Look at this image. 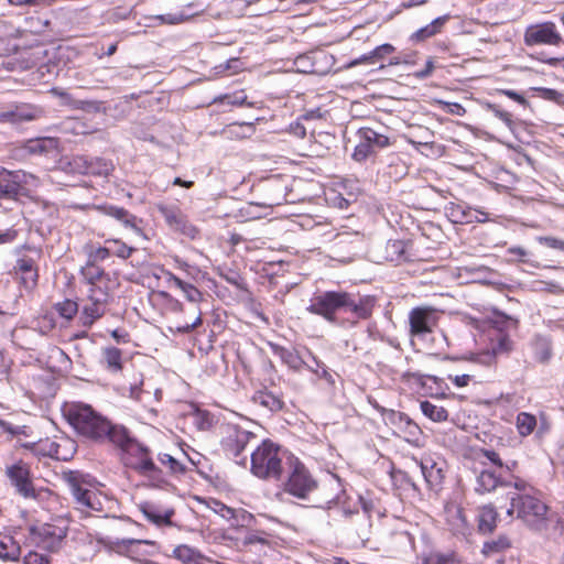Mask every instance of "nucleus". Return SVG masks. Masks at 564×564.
Listing matches in <instances>:
<instances>
[{"label": "nucleus", "mask_w": 564, "mask_h": 564, "mask_svg": "<svg viewBox=\"0 0 564 564\" xmlns=\"http://www.w3.org/2000/svg\"><path fill=\"white\" fill-rule=\"evenodd\" d=\"M533 357L540 364H546L552 357V347L549 340L536 338L533 343Z\"/></svg>", "instance_id": "42"}, {"label": "nucleus", "mask_w": 564, "mask_h": 564, "mask_svg": "<svg viewBox=\"0 0 564 564\" xmlns=\"http://www.w3.org/2000/svg\"><path fill=\"white\" fill-rule=\"evenodd\" d=\"M23 564H50V561L43 554L29 552L23 558Z\"/></svg>", "instance_id": "64"}, {"label": "nucleus", "mask_w": 564, "mask_h": 564, "mask_svg": "<svg viewBox=\"0 0 564 564\" xmlns=\"http://www.w3.org/2000/svg\"><path fill=\"white\" fill-rule=\"evenodd\" d=\"M113 171V164L102 158H94L89 161H85V173L97 175V176H108Z\"/></svg>", "instance_id": "33"}, {"label": "nucleus", "mask_w": 564, "mask_h": 564, "mask_svg": "<svg viewBox=\"0 0 564 564\" xmlns=\"http://www.w3.org/2000/svg\"><path fill=\"white\" fill-rule=\"evenodd\" d=\"M22 178L18 171L0 167V199H15L22 189Z\"/></svg>", "instance_id": "17"}, {"label": "nucleus", "mask_w": 564, "mask_h": 564, "mask_svg": "<svg viewBox=\"0 0 564 564\" xmlns=\"http://www.w3.org/2000/svg\"><path fill=\"white\" fill-rule=\"evenodd\" d=\"M534 89L539 91L544 99L552 100L555 102H561L564 97L563 94L552 88L539 87Z\"/></svg>", "instance_id": "63"}, {"label": "nucleus", "mask_w": 564, "mask_h": 564, "mask_svg": "<svg viewBox=\"0 0 564 564\" xmlns=\"http://www.w3.org/2000/svg\"><path fill=\"white\" fill-rule=\"evenodd\" d=\"M538 242L552 249L564 251V240L551 236H540Z\"/></svg>", "instance_id": "60"}, {"label": "nucleus", "mask_w": 564, "mask_h": 564, "mask_svg": "<svg viewBox=\"0 0 564 564\" xmlns=\"http://www.w3.org/2000/svg\"><path fill=\"white\" fill-rule=\"evenodd\" d=\"M159 210L170 228L191 239L196 238L198 229L188 221L180 208L175 206H160Z\"/></svg>", "instance_id": "15"}, {"label": "nucleus", "mask_w": 564, "mask_h": 564, "mask_svg": "<svg viewBox=\"0 0 564 564\" xmlns=\"http://www.w3.org/2000/svg\"><path fill=\"white\" fill-rule=\"evenodd\" d=\"M445 520L448 529L454 535L467 538L471 534L473 528L467 521L464 509L457 503H448L445 506Z\"/></svg>", "instance_id": "16"}, {"label": "nucleus", "mask_w": 564, "mask_h": 564, "mask_svg": "<svg viewBox=\"0 0 564 564\" xmlns=\"http://www.w3.org/2000/svg\"><path fill=\"white\" fill-rule=\"evenodd\" d=\"M143 516L153 524L172 525V517L174 516L173 509H162L152 502H143L139 506Z\"/></svg>", "instance_id": "20"}, {"label": "nucleus", "mask_w": 564, "mask_h": 564, "mask_svg": "<svg viewBox=\"0 0 564 564\" xmlns=\"http://www.w3.org/2000/svg\"><path fill=\"white\" fill-rule=\"evenodd\" d=\"M19 543L8 534H0V558L2 561H17L20 556Z\"/></svg>", "instance_id": "30"}, {"label": "nucleus", "mask_w": 564, "mask_h": 564, "mask_svg": "<svg viewBox=\"0 0 564 564\" xmlns=\"http://www.w3.org/2000/svg\"><path fill=\"white\" fill-rule=\"evenodd\" d=\"M286 477L283 481L284 492L301 499L307 500L310 496L316 491L322 490L324 492L323 498L315 505V507L329 508L330 503L338 499L337 494L328 495V487L323 485L319 487L318 481L308 470V468L297 457H289V464L286 466Z\"/></svg>", "instance_id": "3"}, {"label": "nucleus", "mask_w": 564, "mask_h": 564, "mask_svg": "<svg viewBox=\"0 0 564 564\" xmlns=\"http://www.w3.org/2000/svg\"><path fill=\"white\" fill-rule=\"evenodd\" d=\"M511 546V540L506 534H501L494 540L486 541L482 544L481 553L485 556H491L495 554L502 553L509 550Z\"/></svg>", "instance_id": "32"}, {"label": "nucleus", "mask_w": 564, "mask_h": 564, "mask_svg": "<svg viewBox=\"0 0 564 564\" xmlns=\"http://www.w3.org/2000/svg\"><path fill=\"white\" fill-rule=\"evenodd\" d=\"M376 300L347 291H319L310 300L307 312L338 326H355L372 315Z\"/></svg>", "instance_id": "1"}, {"label": "nucleus", "mask_w": 564, "mask_h": 564, "mask_svg": "<svg viewBox=\"0 0 564 564\" xmlns=\"http://www.w3.org/2000/svg\"><path fill=\"white\" fill-rule=\"evenodd\" d=\"M498 511L492 505H485L478 508L477 529L481 534H490L497 528Z\"/></svg>", "instance_id": "22"}, {"label": "nucleus", "mask_w": 564, "mask_h": 564, "mask_svg": "<svg viewBox=\"0 0 564 564\" xmlns=\"http://www.w3.org/2000/svg\"><path fill=\"white\" fill-rule=\"evenodd\" d=\"M17 273L21 274V281L25 289L32 290L39 281V269L36 261L29 256H23L17 260L14 265Z\"/></svg>", "instance_id": "19"}, {"label": "nucleus", "mask_w": 564, "mask_h": 564, "mask_svg": "<svg viewBox=\"0 0 564 564\" xmlns=\"http://www.w3.org/2000/svg\"><path fill=\"white\" fill-rule=\"evenodd\" d=\"M513 349V341L508 334L499 332L491 340V350L494 355L509 354Z\"/></svg>", "instance_id": "43"}, {"label": "nucleus", "mask_w": 564, "mask_h": 564, "mask_svg": "<svg viewBox=\"0 0 564 564\" xmlns=\"http://www.w3.org/2000/svg\"><path fill=\"white\" fill-rule=\"evenodd\" d=\"M195 317L191 322H184V323H177L175 327H170V330H175L181 334H187L191 333L193 329H195L197 326L202 324V313L198 307H195L194 310Z\"/></svg>", "instance_id": "54"}, {"label": "nucleus", "mask_w": 564, "mask_h": 564, "mask_svg": "<svg viewBox=\"0 0 564 564\" xmlns=\"http://www.w3.org/2000/svg\"><path fill=\"white\" fill-rule=\"evenodd\" d=\"M182 292L184 293L185 297L192 303H197L202 300V292L191 283H187L182 289Z\"/></svg>", "instance_id": "62"}, {"label": "nucleus", "mask_w": 564, "mask_h": 564, "mask_svg": "<svg viewBox=\"0 0 564 564\" xmlns=\"http://www.w3.org/2000/svg\"><path fill=\"white\" fill-rule=\"evenodd\" d=\"M254 433L247 431L239 425L229 424L225 429V435L221 440V448L228 457H231L237 464L246 466L248 456L243 455L247 445L256 440Z\"/></svg>", "instance_id": "8"}, {"label": "nucleus", "mask_w": 564, "mask_h": 564, "mask_svg": "<svg viewBox=\"0 0 564 564\" xmlns=\"http://www.w3.org/2000/svg\"><path fill=\"white\" fill-rule=\"evenodd\" d=\"M420 408L422 413L433 422H445L448 417V412L444 406L430 401H422Z\"/></svg>", "instance_id": "38"}, {"label": "nucleus", "mask_w": 564, "mask_h": 564, "mask_svg": "<svg viewBox=\"0 0 564 564\" xmlns=\"http://www.w3.org/2000/svg\"><path fill=\"white\" fill-rule=\"evenodd\" d=\"M50 93L61 100L62 106H67L72 109L86 110L99 112L102 107V102L98 100H78L75 99L68 91L53 87Z\"/></svg>", "instance_id": "18"}, {"label": "nucleus", "mask_w": 564, "mask_h": 564, "mask_svg": "<svg viewBox=\"0 0 564 564\" xmlns=\"http://www.w3.org/2000/svg\"><path fill=\"white\" fill-rule=\"evenodd\" d=\"M293 456L271 440H263L250 455V470L260 479L281 480Z\"/></svg>", "instance_id": "4"}, {"label": "nucleus", "mask_w": 564, "mask_h": 564, "mask_svg": "<svg viewBox=\"0 0 564 564\" xmlns=\"http://www.w3.org/2000/svg\"><path fill=\"white\" fill-rule=\"evenodd\" d=\"M382 258L390 262L405 261L408 259L405 242L400 239L387 241L384 246V254Z\"/></svg>", "instance_id": "29"}, {"label": "nucleus", "mask_w": 564, "mask_h": 564, "mask_svg": "<svg viewBox=\"0 0 564 564\" xmlns=\"http://www.w3.org/2000/svg\"><path fill=\"white\" fill-rule=\"evenodd\" d=\"M547 506L530 494H520L519 519L534 530H541L546 524Z\"/></svg>", "instance_id": "11"}, {"label": "nucleus", "mask_w": 564, "mask_h": 564, "mask_svg": "<svg viewBox=\"0 0 564 564\" xmlns=\"http://www.w3.org/2000/svg\"><path fill=\"white\" fill-rule=\"evenodd\" d=\"M43 116V109L31 104L11 105L0 111V122L21 124L37 120Z\"/></svg>", "instance_id": "14"}, {"label": "nucleus", "mask_w": 564, "mask_h": 564, "mask_svg": "<svg viewBox=\"0 0 564 564\" xmlns=\"http://www.w3.org/2000/svg\"><path fill=\"white\" fill-rule=\"evenodd\" d=\"M358 143L355 147L351 158L356 162H365L376 154L378 149L389 145V138L378 133L371 128L364 127L357 131Z\"/></svg>", "instance_id": "10"}, {"label": "nucleus", "mask_w": 564, "mask_h": 564, "mask_svg": "<svg viewBox=\"0 0 564 564\" xmlns=\"http://www.w3.org/2000/svg\"><path fill=\"white\" fill-rule=\"evenodd\" d=\"M111 256V251L108 245L105 247H98L88 254V261L96 263L98 261H105Z\"/></svg>", "instance_id": "58"}, {"label": "nucleus", "mask_w": 564, "mask_h": 564, "mask_svg": "<svg viewBox=\"0 0 564 564\" xmlns=\"http://www.w3.org/2000/svg\"><path fill=\"white\" fill-rule=\"evenodd\" d=\"M307 354L313 365L307 364L306 368L314 372L318 378L324 379L327 383L333 386L335 383L334 376L328 371L325 364L317 359V357L313 355L311 351H308Z\"/></svg>", "instance_id": "41"}, {"label": "nucleus", "mask_w": 564, "mask_h": 564, "mask_svg": "<svg viewBox=\"0 0 564 564\" xmlns=\"http://www.w3.org/2000/svg\"><path fill=\"white\" fill-rule=\"evenodd\" d=\"M80 274L88 285L102 283L107 275L101 267L90 261H87V263L80 269Z\"/></svg>", "instance_id": "34"}, {"label": "nucleus", "mask_w": 564, "mask_h": 564, "mask_svg": "<svg viewBox=\"0 0 564 564\" xmlns=\"http://www.w3.org/2000/svg\"><path fill=\"white\" fill-rule=\"evenodd\" d=\"M448 20H449L448 14H445V15L434 19L427 25H425V26L419 29L417 31H415L414 33H412V35L410 36V40L412 42L419 43V42H423L426 39H430V37L436 35L437 33H440L442 31L443 26L445 25V23Z\"/></svg>", "instance_id": "25"}, {"label": "nucleus", "mask_w": 564, "mask_h": 564, "mask_svg": "<svg viewBox=\"0 0 564 564\" xmlns=\"http://www.w3.org/2000/svg\"><path fill=\"white\" fill-rule=\"evenodd\" d=\"M64 481L79 509L101 510L99 496L89 488L83 474L79 471H68L64 474Z\"/></svg>", "instance_id": "9"}, {"label": "nucleus", "mask_w": 564, "mask_h": 564, "mask_svg": "<svg viewBox=\"0 0 564 564\" xmlns=\"http://www.w3.org/2000/svg\"><path fill=\"white\" fill-rule=\"evenodd\" d=\"M273 351L281 360L293 370H301L307 362L303 360L295 350L288 349L278 345L272 346Z\"/></svg>", "instance_id": "31"}, {"label": "nucleus", "mask_w": 564, "mask_h": 564, "mask_svg": "<svg viewBox=\"0 0 564 564\" xmlns=\"http://www.w3.org/2000/svg\"><path fill=\"white\" fill-rule=\"evenodd\" d=\"M484 108L490 111L496 118L501 120L509 128V130L512 131L514 129L516 123L512 119V115L501 109L499 105L487 101L484 104Z\"/></svg>", "instance_id": "48"}, {"label": "nucleus", "mask_w": 564, "mask_h": 564, "mask_svg": "<svg viewBox=\"0 0 564 564\" xmlns=\"http://www.w3.org/2000/svg\"><path fill=\"white\" fill-rule=\"evenodd\" d=\"M102 360L110 371L118 372L122 369V352L117 347L102 349Z\"/></svg>", "instance_id": "37"}, {"label": "nucleus", "mask_w": 564, "mask_h": 564, "mask_svg": "<svg viewBox=\"0 0 564 564\" xmlns=\"http://www.w3.org/2000/svg\"><path fill=\"white\" fill-rule=\"evenodd\" d=\"M438 311L430 306H417L409 313L410 334L423 338L437 326Z\"/></svg>", "instance_id": "12"}, {"label": "nucleus", "mask_w": 564, "mask_h": 564, "mask_svg": "<svg viewBox=\"0 0 564 564\" xmlns=\"http://www.w3.org/2000/svg\"><path fill=\"white\" fill-rule=\"evenodd\" d=\"M4 477L14 494L24 499H37L39 492L34 485L31 466L18 459L4 467Z\"/></svg>", "instance_id": "7"}, {"label": "nucleus", "mask_w": 564, "mask_h": 564, "mask_svg": "<svg viewBox=\"0 0 564 564\" xmlns=\"http://www.w3.org/2000/svg\"><path fill=\"white\" fill-rule=\"evenodd\" d=\"M113 549L119 553L130 558H138L143 555L140 552V545L142 544H153L152 541L149 540H140V539H117L113 543Z\"/></svg>", "instance_id": "23"}, {"label": "nucleus", "mask_w": 564, "mask_h": 564, "mask_svg": "<svg viewBox=\"0 0 564 564\" xmlns=\"http://www.w3.org/2000/svg\"><path fill=\"white\" fill-rule=\"evenodd\" d=\"M97 209L106 215V216H109L113 219H116L117 221L121 218V217H126L128 216V210L123 207H120V206H116V205H112V204H105V205H99L97 206Z\"/></svg>", "instance_id": "56"}, {"label": "nucleus", "mask_w": 564, "mask_h": 564, "mask_svg": "<svg viewBox=\"0 0 564 564\" xmlns=\"http://www.w3.org/2000/svg\"><path fill=\"white\" fill-rule=\"evenodd\" d=\"M507 254H510L512 257L510 261L522 262L535 269L541 268V264L539 262L528 259L529 251L522 247H510L507 249Z\"/></svg>", "instance_id": "51"}, {"label": "nucleus", "mask_w": 564, "mask_h": 564, "mask_svg": "<svg viewBox=\"0 0 564 564\" xmlns=\"http://www.w3.org/2000/svg\"><path fill=\"white\" fill-rule=\"evenodd\" d=\"M55 310L59 314L61 317L69 321L72 319L78 312V304L73 300H64L55 304Z\"/></svg>", "instance_id": "52"}, {"label": "nucleus", "mask_w": 564, "mask_h": 564, "mask_svg": "<svg viewBox=\"0 0 564 564\" xmlns=\"http://www.w3.org/2000/svg\"><path fill=\"white\" fill-rule=\"evenodd\" d=\"M68 516L52 518L50 522L32 525L30 535L32 541L43 550L57 552L62 549L69 530Z\"/></svg>", "instance_id": "6"}, {"label": "nucleus", "mask_w": 564, "mask_h": 564, "mask_svg": "<svg viewBox=\"0 0 564 564\" xmlns=\"http://www.w3.org/2000/svg\"><path fill=\"white\" fill-rule=\"evenodd\" d=\"M160 464L167 468V473L171 476L178 477L187 471V467L178 459L166 453H160L158 455Z\"/></svg>", "instance_id": "36"}, {"label": "nucleus", "mask_w": 564, "mask_h": 564, "mask_svg": "<svg viewBox=\"0 0 564 564\" xmlns=\"http://www.w3.org/2000/svg\"><path fill=\"white\" fill-rule=\"evenodd\" d=\"M59 141L57 138L44 137L30 139L20 148L24 154H48L57 151Z\"/></svg>", "instance_id": "21"}, {"label": "nucleus", "mask_w": 564, "mask_h": 564, "mask_svg": "<svg viewBox=\"0 0 564 564\" xmlns=\"http://www.w3.org/2000/svg\"><path fill=\"white\" fill-rule=\"evenodd\" d=\"M408 417L409 415H406L405 413L394 410H389L386 413L387 421L397 430L405 422Z\"/></svg>", "instance_id": "59"}, {"label": "nucleus", "mask_w": 564, "mask_h": 564, "mask_svg": "<svg viewBox=\"0 0 564 564\" xmlns=\"http://www.w3.org/2000/svg\"><path fill=\"white\" fill-rule=\"evenodd\" d=\"M252 402L269 412L280 411L283 406V401L268 390H259L252 395Z\"/></svg>", "instance_id": "27"}, {"label": "nucleus", "mask_w": 564, "mask_h": 564, "mask_svg": "<svg viewBox=\"0 0 564 564\" xmlns=\"http://www.w3.org/2000/svg\"><path fill=\"white\" fill-rule=\"evenodd\" d=\"M173 554L177 560L187 564H199L200 560L203 558L202 554L197 550L185 544L176 546L173 551Z\"/></svg>", "instance_id": "40"}, {"label": "nucleus", "mask_w": 564, "mask_h": 564, "mask_svg": "<svg viewBox=\"0 0 564 564\" xmlns=\"http://www.w3.org/2000/svg\"><path fill=\"white\" fill-rule=\"evenodd\" d=\"M121 434L117 435L116 447L122 452L130 454L135 457V463L132 468L140 475H143L158 482H164L162 470L155 465L150 449L143 444L139 443L138 440L127 430H120Z\"/></svg>", "instance_id": "5"}, {"label": "nucleus", "mask_w": 564, "mask_h": 564, "mask_svg": "<svg viewBox=\"0 0 564 564\" xmlns=\"http://www.w3.org/2000/svg\"><path fill=\"white\" fill-rule=\"evenodd\" d=\"M561 42L562 37L553 22L530 25L524 33V43L528 46L558 45Z\"/></svg>", "instance_id": "13"}, {"label": "nucleus", "mask_w": 564, "mask_h": 564, "mask_svg": "<svg viewBox=\"0 0 564 564\" xmlns=\"http://www.w3.org/2000/svg\"><path fill=\"white\" fill-rule=\"evenodd\" d=\"M134 11V6L128 2H122L113 8L102 12L101 18L106 23L116 24L121 21L130 19Z\"/></svg>", "instance_id": "26"}, {"label": "nucleus", "mask_w": 564, "mask_h": 564, "mask_svg": "<svg viewBox=\"0 0 564 564\" xmlns=\"http://www.w3.org/2000/svg\"><path fill=\"white\" fill-rule=\"evenodd\" d=\"M104 314V304H96L91 302V304L85 305L83 308V315L80 317L83 326L90 327L95 323V321L100 318Z\"/></svg>", "instance_id": "39"}, {"label": "nucleus", "mask_w": 564, "mask_h": 564, "mask_svg": "<svg viewBox=\"0 0 564 564\" xmlns=\"http://www.w3.org/2000/svg\"><path fill=\"white\" fill-rule=\"evenodd\" d=\"M394 51L395 47L389 43H384L382 45L377 46L371 51L375 63L377 61L383 59L387 55L392 54Z\"/></svg>", "instance_id": "61"}, {"label": "nucleus", "mask_w": 564, "mask_h": 564, "mask_svg": "<svg viewBox=\"0 0 564 564\" xmlns=\"http://www.w3.org/2000/svg\"><path fill=\"white\" fill-rule=\"evenodd\" d=\"M191 18V14H187L185 12H177V13H167V14H159V15H151L147 17V19L154 21L151 25H158V24H178L182 23Z\"/></svg>", "instance_id": "47"}, {"label": "nucleus", "mask_w": 564, "mask_h": 564, "mask_svg": "<svg viewBox=\"0 0 564 564\" xmlns=\"http://www.w3.org/2000/svg\"><path fill=\"white\" fill-rule=\"evenodd\" d=\"M105 243L109 246L111 254L123 260L130 258L135 251V248L128 246L120 239H107Z\"/></svg>", "instance_id": "46"}, {"label": "nucleus", "mask_w": 564, "mask_h": 564, "mask_svg": "<svg viewBox=\"0 0 564 564\" xmlns=\"http://www.w3.org/2000/svg\"><path fill=\"white\" fill-rule=\"evenodd\" d=\"M446 215L455 224H469L474 221L473 208L464 205L449 203L445 207Z\"/></svg>", "instance_id": "28"}, {"label": "nucleus", "mask_w": 564, "mask_h": 564, "mask_svg": "<svg viewBox=\"0 0 564 564\" xmlns=\"http://www.w3.org/2000/svg\"><path fill=\"white\" fill-rule=\"evenodd\" d=\"M124 228L131 229L137 236L144 237L143 229L141 228L142 219L138 218L135 215L131 214L128 210V216L121 217L118 220Z\"/></svg>", "instance_id": "55"}, {"label": "nucleus", "mask_w": 564, "mask_h": 564, "mask_svg": "<svg viewBox=\"0 0 564 564\" xmlns=\"http://www.w3.org/2000/svg\"><path fill=\"white\" fill-rule=\"evenodd\" d=\"M59 445L50 440L42 441L37 444V452L44 456L58 457Z\"/></svg>", "instance_id": "57"}, {"label": "nucleus", "mask_w": 564, "mask_h": 564, "mask_svg": "<svg viewBox=\"0 0 564 564\" xmlns=\"http://www.w3.org/2000/svg\"><path fill=\"white\" fill-rule=\"evenodd\" d=\"M404 435L408 442H417L422 434L420 426L409 416L405 422L398 429Z\"/></svg>", "instance_id": "49"}, {"label": "nucleus", "mask_w": 564, "mask_h": 564, "mask_svg": "<svg viewBox=\"0 0 564 564\" xmlns=\"http://www.w3.org/2000/svg\"><path fill=\"white\" fill-rule=\"evenodd\" d=\"M56 128L63 134L79 135L86 133V126L83 121L75 118H67L59 122Z\"/></svg>", "instance_id": "44"}, {"label": "nucleus", "mask_w": 564, "mask_h": 564, "mask_svg": "<svg viewBox=\"0 0 564 564\" xmlns=\"http://www.w3.org/2000/svg\"><path fill=\"white\" fill-rule=\"evenodd\" d=\"M63 412L78 435L95 443H110L116 446L120 430H127L124 425L111 423L91 405L83 402L68 403Z\"/></svg>", "instance_id": "2"}, {"label": "nucleus", "mask_w": 564, "mask_h": 564, "mask_svg": "<svg viewBox=\"0 0 564 564\" xmlns=\"http://www.w3.org/2000/svg\"><path fill=\"white\" fill-rule=\"evenodd\" d=\"M253 130L252 123H231L224 130V133L230 138L242 139L249 137Z\"/></svg>", "instance_id": "50"}, {"label": "nucleus", "mask_w": 564, "mask_h": 564, "mask_svg": "<svg viewBox=\"0 0 564 564\" xmlns=\"http://www.w3.org/2000/svg\"><path fill=\"white\" fill-rule=\"evenodd\" d=\"M421 470L427 485L433 488L441 485L443 480V470L432 460L421 463Z\"/></svg>", "instance_id": "35"}, {"label": "nucleus", "mask_w": 564, "mask_h": 564, "mask_svg": "<svg viewBox=\"0 0 564 564\" xmlns=\"http://www.w3.org/2000/svg\"><path fill=\"white\" fill-rule=\"evenodd\" d=\"M517 429L521 436H528L530 435L535 426H536V419L533 414H530L528 412H520L517 415Z\"/></svg>", "instance_id": "45"}, {"label": "nucleus", "mask_w": 564, "mask_h": 564, "mask_svg": "<svg viewBox=\"0 0 564 564\" xmlns=\"http://www.w3.org/2000/svg\"><path fill=\"white\" fill-rule=\"evenodd\" d=\"M102 283H98L97 285H89L88 289V299L90 302L96 304H106L108 302V291L107 285L102 286Z\"/></svg>", "instance_id": "53"}, {"label": "nucleus", "mask_w": 564, "mask_h": 564, "mask_svg": "<svg viewBox=\"0 0 564 564\" xmlns=\"http://www.w3.org/2000/svg\"><path fill=\"white\" fill-rule=\"evenodd\" d=\"M508 485V481H503L495 471L485 469L476 478L475 490L479 494H485L495 490L498 486Z\"/></svg>", "instance_id": "24"}]
</instances>
